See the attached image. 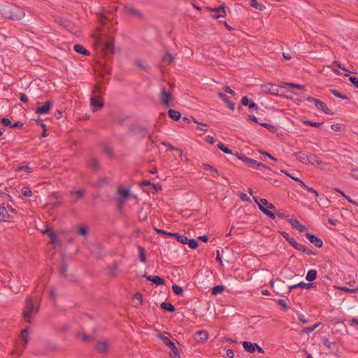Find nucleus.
I'll use <instances>...</instances> for the list:
<instances>
[{"instance_id":"f257e3e1","label":"nucleus","mask_w":358,"mask_h":358,"mask_svg":"<svg viewBox=\"0 0 358 358\" xmlns=\"http://www.w3.org/2000/svg\"><path fill=\"white\" fill-rule=\"evenodd\" d=\"M255 201L257 203L259 210L269 218L274 220L275 215L269 209H275V207L271 203H269L266 199H260L259 201L257 197L253 196Z\"/></svg>"},{"instance_id":"f03ea898","label":"nucleus","mask_w":358,"mask_h":358,"mask_svg":"<svg viewBox=\"0 0 358 358\" xmlns=\"http://www.w3.org/2000/svg\"><path fill=\"white\" fill-rule=\"evenodd\" d=\"M38 312V307H35L34 302L33 301L32 297L29 296H27L25 301V307L23 311V317L24 319L28 322H31V317L34 314H36Z\"/></svg>"},{"instance_id":"7ed1b4c3","label":"nucleus","mask_w":358,"mask_h":358,"mask_svg":"<svg viewBox=\"0 0 358 358\" xmlns=\"http://www.w3.org/2000/svg\"><path fill=\"white\" fill-rule=\"evenodd\" d=\"M234 155L237 157V159L243 161L248 167L253 168L255 169H260L261 168H264L267 169H270L267 166L260 162H257L255 159L249 158L245 155H243L236 152Z\"/></svg>"},{"instance_id":"20e7f679","label":"nucleus","mask_w":358,"mask_h":358,"mask_svg":"<svg viewBox=\"0 0 358 358\" xmlns=\"http://www.w3.org/2000/svg\"><path fill=\"white\" fill-rule=\"evenodd\" d=\"M96 54L101 57L110 59L114 54L115 46H94Z\"/></svg>"},{"instance_id":"39448f33","label":"nucleus","mask_w":358,"mask_h":358,"mask_svg":"<svg viewBox=\"0 0 358 358\" xmlns=\"http://www.w3.org/2000/svg\"><path fill=\"white\" fill-rule=\"evenodd\" d=\"M129 130L133 134L140 136L141 138H144L148 134V129L141 125L131 124L129 127Z\"/></svg>"},{"instance_id":"423d86ee","label":"nucleus","mask_w":358,"mask_h":358,"mask_svg":"<svg viewBox=\"0 0 358 358\" xmlns=\"http://www.w3.org/2000/svg\"><path fill=\"white\" fill-rule=\"evenodd\" d=\"M262 90L265 93L271 94V95H278L280 92V86L271 84V83H267L265 85H262Z\"/></svg>"},{"instance_id":"0eeeda50","label":"nucleus","mask_w":358,"mask_h":358,"mask_svg":"<svg viewBox=\"0 0 358 358\" xmlns=\"http://www.w3.org/2000/svg\"><path fill=\"white\" fill-rule=\"evenodd\" d=\"M159 99L162 103L166 107H170L172 106L171 102V94L170 92H168L166 91L165 87H162Z\"/></svg>"},{"instance_id":"6e6552de","label":"nucleus","mask_w":358,"mask_h":358,"mask_svg":"<svg viewBox=\"0 0 358 358\" xmlns=\"http://www.w3.org/2000/svg\"><path fill=\"white\" fill-rule=\"evenodd\" d=\"M313 287H316L315 282H309L308 283H306L304 282H299V283L293 285H289L288 287L287 293L291 292L293 289H294L296 288H302V289H311Z\"/></svg>"},{"instance_id":"1a4fd4ad","label":"nucleus","mask_w":358,"mask_h":358,"mask_svg":"<svg viewBox=\"0 0 358 358\" xmlns=\"http://www.w3.org/2000/svg\"><path fill=\"white\" fill-rule=\"evenodd\" d=\"M95 350L100 354L107 355L108 352V344L106 341H98L95 346Z\"/></svg>"},{"instance_id":"9d476101","label":"nucleus","mask_w":358,"mask_h":358,"mask_svg":"<svg viewBox=\"0 0 358 358\" xmlns=\"http://www.w3.org/2000/svg\"><path fill=\"white\" fill-rule=\"evenodd\" d=\"M53 102L50 100L47 101L43 106H38L36 108V113L41 115H45L49 113Z\"/></svg>"},{"instance_id":"9b49d317","label":"nucleus","mask_w":358,"mask_h":358,"mask_svg":"<svg viewBox=\"0 0 358 358\" xmlns=\"http://www.w3.org/2000/svg\"><path fill=\"white\" fill-rule=\"evenodd\" d=\"M307 239L312 243L314 244L317 248H322L323 246V241L320 238L315 236L314 234L307 232L306 234Z\"/></svg>"},{"instance_id":"f8f14e48","label":"nucleus","mask_w":358,"mask_h":358,"mask_svg":"<svg viewBox=\"0 0 358 358\" xmlns=\"http://www.w3.org/2000/svg\"><path fill=\"white\" fill-rule=\"evenodd\" d=\"M322 344L328 348L331 352H336L338 350L337 343L336 342H331L327 337H323L322 339Z\"/></svg>"},{"instance_id":"ddd939ff","label":"nucleus","mask_w":358,"mask_h":358,"mask_svg":"<svg viewBox=\"0 0 358 358\" xmlns=\"http://www.w3.org/2000/svg\"><path fill=\"white\" fill-rule=\"evenodd\" d=\"M241 103L243 106H248L250 109L257 110L259 109L258 105L255 103L252 99H249L248 96H245L241 99Z\"/></svg>"},{"instance_id":"4468645a","label":"nucleus","mask_w":358,"mask_h":358,"mask_svg":"<svg viewBox=\"0 0 358 358\" xmlns=\"http://www.w3.org/2000/svg\"><path fill=\"white\" fill-rule=\"evenodd\" d=\"M87 166L94 171H97L101 168V164L96 158H91L87 161Z\"/></svg>"},{"instance_id":"2eb2a0df","label":"nucleus","mask_w":358,"mask_h":358,"mask_svg":"<svg viewBox=\"0 0 358 358\" xmlns=\"http://www.w3.org/2000/svg\"><path fill=\"white\" fill-rule=\"evenodd\" d=\"M195 340L196 341L203 343L208 338V333L206 330H199L195 334Z\"/></svg>"},{"instance_id":"dca6fc26","label":"nucleus","mask_w":358,"mask_h":358,"mask_svg":"<svg viewBox=\"0 0 358 358\" xmlns=\"http://www.w3.org/2000/svg\"><path fill=\"white\" fill-rule=\"evenodd\" d=\"M63 22V27L66 29L68 31L73 34H76L78 31V27L75 25L74 23L71 22L70 20H66V21Z\"/></svg>"},{"instance_id":"f3484780","label":"nucleus","mask_w":358,"mask_h":358,"mask_svg":"<svg viewBox=\"0 0 358 358\" xmlns=\"http://www.w3.org/2000/svg\"><path fill=\"white\" fill-rule=\"evenodd\" d=\"M296 157V158L301 163L307 164L308 161V155L309 154L306 151H299L294 152L293 154Z\"/></svg>"},{"instance_id":"a211bd4d","label":"nucleus","mask_w":358,"mask_h":358,"mask_svg":"<svg viewBox=\"0 0 358 358\" xmlns=\"http://www.w3.org/2000/svg\"><path fill=\"white\" fill-rule=\"evenodd\" d=\"M147 280L152 282L157 286L163 285L165 283V280L158 275H145Z\"/></svg>"},{"instance_id":"6ab92c4d","label":"nucleus","mask_w":358,"mask_h":358,"mask_svg":"<svg viewBox=\"0 0 358 358\" xmlns=\"http://www.w3.org/2000/svg\"><path fill=\"white\" fill-rule=\"evenodd\" d=\"M214 13L212 17L215 19L223 17L226 15L225 8L223 5H220L217 8L213 10Z\"/></svg>"},{"instance_id":"aec40b11","label":"nucleus","mask_w":358,"mask_h":358,"mask_svg":"<svg viewBox=\"0 0 358 358\" xmlns=\"http://www.w3.org/2000/svg\"><path fill=\"white\" fill-rule=\"evenodd\" d=\"M93 36L96 38V43L94 45H114L115 41H103L101 40L102 38V33L99 31L96 34L93 35Z\"/></svg>"},{"instance_id":"412c9836","label":"nucleus","mask_w":358,"mask_h":358,"mask_svg":"<svg viewBox=\"0 0 358 358\" xmlns=\"http://www.w3.org/2000/svg\"><path fill=\"white\" fill-rule=\"evenodd\" d=\"M218 96L226 103L227 107L234 110L235 108V103L231 101L229 97L223 92H219Z\"/></svg>"},{"instance_id":"4be33fe9","label":"nucleus","mask_w":358,"mask_h":358,"mask_svg":"<svg viewBox=\"0 0 358 358\" xmlns=\"http://www.w3.org/2000/svg\"><path fill=\"white\" fill-rule=\"evenodd\" d=\"M243 347L245 351L250 353H253L255 352L256 348H257V343H253L250 341H243Z\"/></svg>"},{"instance_id":"5701e85b","label":"nucleus","mask_w":358,"mask_h":358,"mask_svg":"<svg viewBox=\"0 0 358 358\" xmlns=\"http://www.w3.org/2000/svg\"><path fill=\"white\" fill-rule=\"evenodd\" d=\"M288 222L293 228L297 229L299 232H303L305 230V226L301 224L298 220L289 219L288 220Z\"/></svg>"},{"instance_id":"b1692460","label":"nucleus","mask_w":358,"mask_h":358,"mask_svg":"<svg viewBox=\"0 0 358 358\" xmlns=\"http://www.w3.org/2000/svg\"><path fill=\"white\" fill-rule=\"evenodd\" d=\"M126 12L129 13V15L136 16L138 17L139 19H143L144 17L142 13L138 10L133 7H126L125 8Z\"/></svg>"},{"instance_id":"393cba45","label":"nucleus","mask_w":358,"mask_h":358,"mask_svg":"<svg viewBox=\"0 0 358 358\" xmlns=\"http://www.w3.org/2000/svg\"><path fill=\"white\" fill-rule=\"evenodd\" d=\"M315 106L327 115L333 114L332 111L327 107L326 103H324V102L321 101L319 99L317 100V101H316Z\"/></svg>"},{"instance_id":"a878e982","label":"nucleus","mask_w":358,"mask_h":358,"mask_svg":"<svg viewBox=\"0 0 358 358\" xmlns=\"http://www.w3.org/2000/svg\"><path fill=\"white\" fill-rule=\"evenodd\" d=\"M202 167L205 170L209 171L210 172V175L213 177L217 178L220 176V173H219L218 171L215 168L212 166L211 165H210L208 164H203Z\"/></svg>"},{"instance_id":"bb28decb","label":"nucleus","mask_w":358,"mask_h":358,"mask_svg":"<svg viewBox=\"0 0 358 358\" xmlns=\"http://www.w3.org/2000/svg\"><path fill=\"white\" fill-rule=\"evenodd\" d=\"M169 236L176 238L178 242L182 244H187V242L188 241V238L186 236L181 235L178 233L170 232V234H169Z\"/></svg>"},{"instance_id":"cd10ccee","label":"nucleus","mask_w":358,"mask_h":358,"mask_svg":"<svg viewBox=\"0 0 358 358\" xmlns=\"http://www.w3.org/2000/svg\"><path fill=\"white\" fill-rule=\"evenodd\" d=\"M307 164L311 165H320L322 164V160L315 154H309L308 155V161Z\"/></svg>"},{"instance_id":"c85d7f7f","label":"nucleus","mask_w":358,"mask_h":358,"mask_svg":"<svg viewBox=\"0 0 358 358\" xmlns=\"http://www.w3.org/2000/svg\"><path fill=\"white\" fill-rule=\"evenodd\" d=\"M160 308L169 313H173L176 310V308L172 303L165 301L160 304Z\"/></svg>"},{"instance_id":"c756f323","label":"nucleus","mask_w":358,"mask_h":358,"mask_svg":"<svg viewBox=\"0 0 358 358\" xmlns=\"http://www.w3.org/2000/svg\"><path fill=\"white\" fill-rule=\"evenodd\" d=\"M10 218L7 209L3 206H0V222L6 221Z\"/></svg>"},{"instance_id":"7c9ffc66","label":"nucleus","mask_w":358,"mask_h":358,"mask_svg":"<svg viewBox=\"0 0 358 358\" xmlns=\"http://www.w3.org/2000/svg\"><path fill=\"white\" fill-rule=\"evenodd\" d=\"M317 272L315 269H311L308 271L306 279L307 281L310 282H313V281L315 280L317 278Z\"/></svg>"},{"instance_id":"2f4dec72","label":"nucleus","mask_w":358,"mask_h":358,"mask_svg":"<svg viewBox=\"0 0 358 358\" xmlns=\"http://www.w3.org/2000/svg\"><path fill=\"white\" fill-rule=\"evenodd\" d=\"M118 194L119 196L122 198L123 199L128 200L130 196V191L128 189H124L122 187H120L118 189Z\"/></svg>"},{"instance_id":"473e14b6","label":"nucleus","mask_w":358,"mask_h":358,"mask_svg":"<svg viewBox=\"0 0 358 358\" xmlns=\"http://www.w3.org/2000/svg\"><path fill=\"white\" fill-rule=\"evenodd\" d=\"M169 116L173 120H179L181 117V113L173 109H169L168 111Z\"/></svg>"},{"instance_id":"72a5a7b5","label":"nucleus","mask_w":358,"mask_h":358,"mask_svg":"<svg viewBox=\"0 0 358 358\" xmlns=\"http://www.w3.org/2000/svg\"><path fill=\"white\" fill-rule=\"evenodd\" d=\"M224 289H225V287L222 285H215L211 289V294L216 296L219 294L222 293L224 292Z\"/></svg>"},{"instance_id":"f704fd0d","label":"nucleus","mask_w":358,"mask_h":358,"mask_svg":"<svg viewBox=\"0 0 358 358\" xmlns=\"http://www.w3.org/2000/svg\"><path fill=\"white\" fill-rule=\"evenodd\" d=\"M71 195L75 196L74 202L77 201L78 199H81L83 198L85 191L84 189H80L75 192H71Z\"/></svg>"},{"instance_id":"c9c22d12","label":"nucleus","mask_w":358,"mask_h":358,"mask_svg":"<svg viewBox=\"0 0 358 358\" xmlns=\"http://www.w3.org/2000/svg\"><path fill=\"white\" fill-rule=\"evenodd\" d=\"M161 144L167 147L168 149L171 151H176V152H178L180 153V157L182 156V150L177 147H174L173 146L171 143H169V142H166V141H162L161 142Z\"/></svg>"},{"instance_id":"e433bc0d","label":"nucleus","mask_w":358,"mask_h":358,"mask_svg":"<svg viewBox=\"0 0 358 358\" xmlns=\"http://www.w3.org/2000/svg\"><path fill=\"white\" fill-rule=\"evenodd\" d=\"M21 337L24 343V348H25L29 343V331L27 328L22 329L21 331Z\"/></svg>"},{"instance_id":"4c0bfd02","label":"nucleus","mask_w":358,"mask_h":358,"mask_svg":"<svg viewBox=\"0 0 358 358\" xmlns=\"http://www.w3.org/2000/svg\"><path fill=\"white\" fill-rule=\"evenodd\" d=\"M67 271H68L67 264L64 259H62L61 264H60V273L63 277L66 278L67 275Z\"/></svg>"},{"instance_id":"58836bf2","label":"nucleus","mask_w":358,"mask_h":358,"mask_svg":"<svg viewBox=\"0 0 358 358\" xmlns=\"http://www.w3.org/2000/svg\"><path fill=\"white\" fill-rule=\"evenodd\" d=\"M287 86L296 90H303L304 88V86L302 85L295 84L292 83H284L281 87L286 88Z\"/></svg>"},{"instance_id":"ea45409f","label":"nucleus","mask_w":358,"mask_h":358,"mask_svg":"<svg viewBox=\"0 0 358 358\" xmlns=\"http://www.w3.org/2000/svg\"><path fill=\"white\" fill-rule=\"evenodd\" d=\"M91 106L98 110L103 107V102L102 101H97L95 98L91 99Z\"/></svg>"},{"instance_id":"a19ab883","label":"nucleus","mask_w":358,"mask_h":358,"mask_svg":"<svg viewBox=\"0 0 358 358\" xmlns=\"http://www.w3.org/2000/svg\"><path fill=\"white\" fill-rule=\"evenodd\" d=\"M73 50L80 54H82L85 56L90 55V52L84 48V46H73Z\"/></svg>"},{"instance_id":"79ce46f5","label":"nucleus","mask_w":358,"mask_h":358,"mask_svg":"<svg viewBox=\"0 0 358 358\" xmlns=\"http://www.w3.org/2000/svg\"><path fill=\"white\" fill-rule=\"evenodd\" d=\"M172 290H173V293L177 296H182L183 295V293H184L183 289L178 285H176V284L173 285Z\"/></svg>"},{"instance_id":"37998d69","label":"nucleus","mask_w":358,"mask_h":358,"mask_svg":"<svg viewBox=\"0 0 358 358\" xmlns=\"http://www.w3.org/2000/svg\"><path fill=\"white\" fill-rule=\"evenodd\" d=\"M43 233L46 234L48 235V236L51 240L52 243H55L56 242L57 238V235L56 233L52 232V231H50L48 228L44 231Z\"/></svg>"},{"instance_id":"c03bdc74","label":"nucleus","mask_w":358,"mask_h":358,"mask_svg":"<svg viewBox=\"0 0 358 358\" xmlns=\"http://www.w3.org/2000/svg\"><path fill=\"white\" fill-rule=\"evenodd\" d=\"M330 92L334 94L335 96L338 97V98H340V99H342L343 100H348L349 99V98L345 95V94H341L340 92H338L337 90H335V89H331L330 90Z\"/></svg>"},{"instance_id":"a18cd8bd","label":"nucleus","mask_w":358,"mask_h":358,"mask_svg":"<svg viewBox=\"0 0 358 358\" xmlns=\"http://www.w3.org/2000/svg\"><path fill=\"white\" fill-rule=\"evenodd\" d=\"M320 324V323L317 322L312 327H303L301 330V332L305 333L306 334H309L312 333L317 327H319Z\"/></svg>"},{"instance_id":"49530a36","label":"nucleus","mask_w":358,"mask_h":358,"mask_svg":"<svg viewBox=\"0 0 358 358\" xmlns=\"http://www.w3.org/2000/svg\"><path fill=\"white\" fill-rule=\"evenodd\" d=\"M259 124L272 133H275L278 129L276 126L271 124L260 122Z\"/></svg>"},{"instance_id":"de8ad7c7","label":"nucleus","mask_w":358,"mask_h":358,"mask_svg":"<svg viewBox=\"0 0 358 358\" xmlns=\"http://www.w3.org/2000/svg\"><path fill=\"white\" fill-rule=\"evenodd\" d=\"M138 249L139 250V259L141 262H146V257H145V250L144 248L142 246H138Z\"/></svg>"},{"instance_id":"09e8293b","label":"nucleus","mask_w":358,"mask_h":358,"mask_svg":"<svg viewBox=\"0 0 358 358\" xmlns=\"http://www.w3.org/2000/svg\"><path fill=\"white\" fill-rule=\"evenodd\" d=\"M117 270L118 266L115 262L110 267H109V275L110 276L115 277L117 275Z\"/></svg>"},{"instance_id":"8fccbe9b","label":"nucleus","mask_w":358,"mask_h":358,"mask_svg":"<svg viewBox=\"0 0 358 358\" xmlns=\"http://www.w3.org/2000/svg\"><path fill=\"white\" fill-rule=\"evenodd\" d=\"M174 57L173 55L169 52H166V54L163 57L162 61L164 63L171 64L173 62Z\"/></svg>"},{"instance_id":"3c124183","label":"nucleus","mask_w":358,"mask_h":358,"mask_svg":"<svg viewBox=\"0 0 358 358\" xmlns=\"http://www.w3.org/2000/svg\"><path fill=\"white\" fill-rule=\"evenodd\" d=\"M249 1L250 6L254 7L259 10H262L265 8V6H264L262 4L259 3L257 0Z\"/></svg>"},{"instance_id":"603ef678","label":"nucleus","mask_w":358,"mask_h":358,"mask_svg":"<svg viewBox=\"0 0 358 358\" xmlns=\"http://www.w3.org/2000/svg\"><path fill=\"white\" fill-rule=\"evenodd\" d=\"M17 171H24L28 173H30L33 171V169L28 166V163H24L22 166H20L17 168Z\"/></svg>"},{"instance_id":"864d4df0","label":"nucleus","mask_w":358,"mask_h":358,"mask_svg":"<svg viewBox=\"0 0 358 358\" xmlns=\"http://www.w3.org/2000/svg\"><path fill=\"white\" fill-rule=\"evenodd\" d=\"M21 194L24 197H30L32 195V192L29 187H23L21 189Z\"/></svg>"},{"instance_id":"5fc2aeb1","label":"nucleus","mask_w":358,"mask_h":358,"mask_svg":"<svg viewBox=\"0 0 358 358\" xmlns=\"http://www.w3.org/2000/svg\"><path fill=\"white\" fill-rule=\"evenodd\" d=\"M217 148H218L220 150H222L223 152H224V153H226V154H231V155H232V154H233V152H232L231 150L229 149V148H228L227 146H225V145H224V143H219L217 144Z\"/></svg>"},{"instance_id":"6e6d98bb","label":"nucleus","mask_w":358,"mask_h":358,"mask_svg":"<svg viewBox=\"0 0 358 358\" xmlns=\"http://www.w3.org/2000/svg\"><path fill=\"white\" fill-rule=\"evenodd\" d=\"M187 244H188L189 247L191 249H196L199 246L198 241L196 239H194V238H191V239L188 238V241L187 242Z\"/></svg>"},{"instance_id":"4d7b16f0","label":"nucleus","mask_w":358,"mask_h":358,"mask_svg":"<svg viewBox=\"0 0 358 358\" xmlns=\"http://www.w3.org/2000/svg\"><path fill=\"white\" fill-rule=\"evenodd\" d=\"M78 233L81 236H86L88 233V229L85 225H83L78 227Z\"/></svg>"},{"instance_id":"13d9d810","label":"nucleus","mask_w":358,"mask_h":358,"mask_svg":"<svg viewBox=\"0 0 358 358\" xmlns=\"http://www.w3.org/2000/svg\"><path fill=\"white\" fill-rule=\"evenodd\" d=\"M303 124L315 127V128H319L321 126V124H322V122H313L311 120H306L303 122Z\"/></svg>"},{"instance_id":"bf43d9fd","label":"nucleus","mask_w":358,"mask_h":358,"mask_svg":"<svg viewBox=\"0 0 358 358\" xmlns=\"http://www.w3.org/2000/svg\"><path fill=\"white\" fill-rule=\"evenodd\" d=\"M158 337L163 341V343L166 346H168L172 342L169 337H167L162 334H159Z\"/></svg>"},{"instance_id":"052dcab7","label":"nucleus","mask_w":358,"mask_h":358,"mask_svg":"<svg viewBox=\"0 0 358 358\" xmlns=\"http://www.w3.org/2000/svg\"><path fill=\"white\" fill-rule=\"evenodd\" d=\"M301 185L307 191L313 193L315 196H318V192L316 190H315L313 187L306 185L303 181V183L301 184Z\"/></svg>"},{"instance_id":"680f3d73","label":"nucleus","mask_w":358,"mask_h":358,"mask_svg":"<svg viewBox=\"0 0 358 358\" xmlns=\"http://www.w3.org/2000/svg\"><path fill=\"white\" fill-rule=\"evenodd\" d=\"M104 153L108 155L109 157H113V149L112 147L110 146H106L104 148Z\"/></svg>"},{"instance_id":"e2e57ef3","label":"nucleus","mask_w":358,"mask_h":358,"mask_svg":"<svg viewBox=\"0 0 358 358\" xmlns=\"http://www.w3.org/2000/svg\"><path fill=\"white\" fill-rule=\"evenodd\" d=\"M169 355L172 357H177L180 356L177 347H174L170 350Z\"/></svg>"},{"instance_id":"0e129e2a","label":"nucleus","mask_w":358,"mask_h":358,"mask_svg":"<svg viewBox=\"0 0 358 358\" xmlns=\"http://www.w3.org/2000/svg\"><path fill=\"white\" fill-rule=\"evenodd\" d=\"M1 124H3V126L4 127H9L10 128H11V124H12V122L11 121L7 118V117H3L1 119Z\"/></svg>"},{"instance_id":"69168bd1","label":"nucleus","mask_w":358,"mask_h":358,"mask_svg":"<svg viewBox=\"0 0 358 358\" xmlns=\"http://www.w3.org/2000/svg\"><path fill=\"white\" fill-rule=\"evenodd\" d=\"M343 125L342 124H333L331 126L332 130L336 131H340L343 129Z\"/></svg>"},{"instance_id":"338daca9","label":"nucleus","mask_w":358,"mask_h":358,"mask_svg":"<svg viewBox=\"0 0 358 358\" xmlns=\"http://www.w3.org/2000/svg\"><path fill=\"white\" fill-rule=\"evenodd\" d=\"M126 201H127V200L123 199L122 198L118 196L116 199V203H117V207L119 208H121L123 206V205L125 203Z\"/></svg>"},{"instance_id":"774afa93","label":"nucleus","mask_w":358,"mask_h":358,"mask_svg":"<svg viewBox=\"0 0 358 358\" xmlns=\"http://www.w3.org/2000/svg\"><path fill=\"white\" fill-rule=\"evenodd\" d=\"M349 80L357 88H358V78L355 76H349Z\"/></svg>"}]
</instances>
